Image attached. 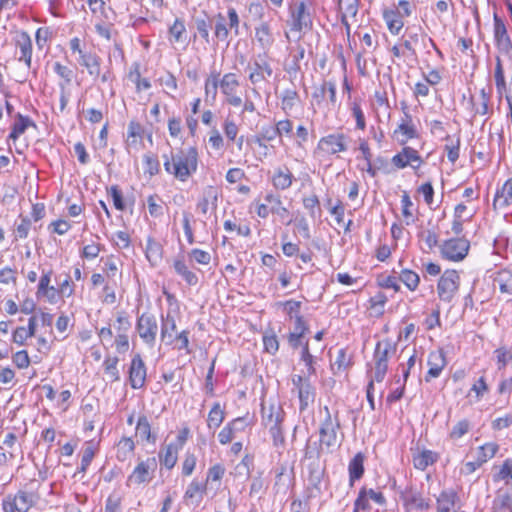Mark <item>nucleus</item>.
Here are the masks:
<instances>
[{
    "mask_svg": "<svg viewBox=\"0 0 512 512\" xmlns=\"http://www.w3.org/2000/svg\"><path fill=\"white\" fill-rule=\"evenodd\" d=\"M323 418L319 423V444L311 447L306 445L304 450V458L308 460H319L321 454L331 453L336 447L340 446L339 432L341 429L338 412L332 414L328 406H324L320 410Z\"/></svg>",
    "mask_w": 512,
    "mask_h": 512,
    "instance_id": "nucleus-1",
    "label": "nucleus"
},
{
    "mask_svg": "<svg viewBox=\"0 0 512 512\" xmlns=\"http://www.w3.org/2000/svg\"><path fill=\"white\" fill-rule=\"evenodd\" d=\"M164 169L181 182L188 180L196 173L198 168V151L196 147L180 149L177 153H171L170 157L163 155Z\"/></svg>",
    "mask_w": 512,
    "mask_h": 512,
    "instance_id": "nucleus-2",
    "label": "nucleus"
},
{
    "mask_svg": "<svg viewBox=\"0 0 512 512\" xmlns=\"http://www.w3.org/2000/svg\"><path fill=\"white\" fill-rule=\"evenodd\" d=\"M347 138L344 133H332L321 137L313 152L314 157L324 159L347 151Z\"/></svg>",
    "mask_w": 512,
    "mask_h": 512,
    "instance_id": "nucleus-3",
    "label": "nucleus"
},
{
    "mask_svg": "<svg viewBox=\"0 0 512 512\" xmlns=\"http://www.w3.org/2000/svg\"><path fill=\"white\" fill-rule=\"evenodd\" d=\"M396 352V344L391 339L378 341L374 351V379L380 383L384 380L388 370V359Z\"/></svg>",
    "mask_w": 512,
    "mask_h": 512,
    "instance_id": "nucleus-4",
    "label": "nucleus"
},
{
    "mask_svg": "<svg viewBox=\"0 0 512 512\" xmlns=\"http://www.w3.org/2000/svg\"><path fill=\"white\" fill-rule=\"evenodd\" d=\"M38 496L26 490L7 494L2 500L3 512H28L37 503Z\"/></svg>",
    "mask_w": 512,
    "mask_h": 512,
    "instance_id": "nucleus-5",
    "label": "nucleus"
},
{
    "mask_svg": "<svg viewBox=\"0 0 512 512\" xmlns=\"http://www.w3.org/2000/svg\"><path fill=\"white\" fill-rule=\"evenodd\" d=\"M249 82L256 86L267 81L273 75V68L268 55L258 54L246 67Z\"/></svg>",
    "mask_w": 512,
    "mask_h": 512,
    "instance_id": "nucleus-6",
    "label": "nucleus"
},
{
    "mask_svg": "<svg viewBox=\"0 0 512 512\" xmlns=\"http://www.w3.org/2000/svg\"><path fill=\"white\" fill-rule=\"evenodd\" d=\"M460 286V276L456 270H446L438 280L437 293L441 301L450 303Z\"/></svg>",
    "mask_w": 512,
    "mask_h": 512,
    "instance_id": "nucleus-7",
    "label": "nucleus"
},
{
    "mask_svg": "<svg viewBox=\"0 0 512 512\" xmlns=\"http://www.w3.org/2000/svg\"><path fill=\"white\" fill-rule=\"evenodd\" d=\"M136 331L144 343L153 346L158 333L156 317L150 313L141 314L136 322Z\"/></svg>",
    "mask_w": 512,
    "mask_h": 512,
    "instance_id": "nucleus-8",
    "label": "nucleus"
},
{
    "mask_svg": "<svg viewBox=\"0 0 512 512\" xmlns=\"http://www.w3.org/2000/svg\"><path fill=\"white\" fill-rule=\"evenodd\" d=\"M400 498L403 501L406 512L425 511L430 509V499L424 498L422 493L413 485H408L401 491Z\"/></svg>",
    "mask_w": 512,
    "mask_h": 512,
    "instance_id": "nucleus-9",
    "label": "nucleus"
},
{
    "mask_svg": "<svg viewBox=\"0 0 512 512\" xmlns=\"http://www.w3.org/2000/svg\"><path fill=\"white\" fill-rule=\"evenodd\" d=\"M469 248L470 243L466 239L452 238L441 245V255L444 259L457 262L467 256Z\"/></svg>",
    "mask_w": 512,
    "mask_h": 512,
    "instance_id": "nucleus-10",
    "label": "nucleus"
},
{
    "mask_svg": "<svg viewBox=\"0 0 512 512\" xmlns=\"http://www.w3.org/2000/svg\"><path fill=\"white\" fill-rule=\"evenodd\" d=\"M14 45L17 49L16 56L19 62H23L30 69L32 66L33 44L28 32L17 31L13 38Z\"/></svg>",
    "mask_w": 512,
    "mask_h": 512,
    "instance_id": "nucleus-11",
    "label": "nucleus"
},
{
    "mask_svg": "<svg viewBox=\"0 0 512 512\" xmlns=\"http://www.w3.org/2000/svg\"><path fill=\"white\" fill-rule=\"evenodd\" d=\"M156 467L157 462L155 458H148L144 461L139 462L132 471V473L128 476L127 485H140L143 483L150 482L153 478V474Z\"/></svg>",
    "mask_w": 512,
    "mask_h": 512,
    "instance_id": "nucleus-12",
    "label": "nucleus"
},
{
    "mask_svg": "<svg viewBox=\"0 0 512 512\" xmlns=\"http://www.w3.org/2000/svg\"><path fill=\"white\" fill-rule=\"evenodd\" d=\"M147 368L140 354H135L129 365L128 381L132 389L138 390L145 386Z\"/></svg>",
    "mask_w": 512,
    "mask_h": 512,
    "instance_id": "nucleus-13",
    "label": "nucleus"
},
{
    "mask_svg": "<svg viewBox=\"0 0 512 512\" xmlns=\"http://www.w3.org/2000/svg\"><path fill=\"white\" fill-rule=\"evenodd\" d=\"M251 425L248 416L237 417L229 421L218 433L220 444L226 445L236 438L237 434L242 433Z\"/></svg>",
    "mask_w": 512,
    "mask_h": 512,
    "instance_id": "nucleus-14",
    "label": "nucleus"
},
{
    "mask_svg": "<svg viewBox=\"0 0 512 512\" xmlns=\"http://www.w3.org/2000/svg\"><path fill=\"white\" fill-rule=\"evenodd\" d=\"M493 26L494 41L498 51L505 55L509 54L512 50V41L504 20L497 13L493 16Z\"/></svg>",
    "mask_w": 512,
    "mask_h": 512,
    "instance_id": "nucleus-15",
    "label": "nucleus"
},
{
    "mask_svg": "<svg viewBox=\"0 0 512 512\" xmlns=\"http://www.w3.org/2000/svg\"><path fill=\"white\" fill-rule=\"evenodd\" d=\"M391 162L398 169H404L407 166L417 169L422 165L423 160L416 149L404 146L400 152L392 157Z\"/></svg>",
    "mask_w": 512,
    "mask_h": 512,
    "instance_id": "nucleus-16",
    "label": "nucleus"
},
{
    "mask_svg": "<svg viewBox=\"0 0 512 512\" xmlns=\"http://www.w3.org/2000/svg\"><path fill=\"white\" fill-rule=\"evenodd\" d=\"M255 40L263 50V55H268L272 48L275 37L268 22H262L255 27Z\"/></svg>",
    "mask_w": 512,
    "mask_h": 512,
    "instance_id": "nucleus-17",
    "label": "nucleus"
},
{
    "mask_svg": "<svg viewBox=\"0 0 512 512\" xmlns=\"http://www.w3.org/2000/svg\"><path fill=\"white\" fill-rule=\"evenodd\" d=\"M427 365L429 367L425 375V381L429 382L433 378H437L446 366L445 354L442 350H436L429 353Z\"/></svg>",
    "mask_w": 512,
    "mask_h": 512,
    "instance_id": "nucleus-18",
    "label": "nucleus"
},
{
    "mask_svg": "<svg viewBox=\"0 0 512 512\" xmlns=\"http://www.w3.org/2000/svg\"><path fill=\"white\" fill-rule=\"evenodd\" d=\"M261 413L262 424L266 428L273 426V424H282L285 416V412L283 411L281 406L276 405L274 403H270L269 405L262 403Z\"/></svg>",
    "mask_w": 512,
    "mask_h": 512,
    "instance_id": "nucleus-19",
    "label": "nucleus"
},
{
    "mask_svg": "<svg viewBox=\"0 0 512 512\" xmlns=\"http://www.w3.org/2000/svg\"><path fill=\"white\" fill-rule=\"evenodd\" d=\"M512 204V178L507 179L501 187L496 189L492 206L493 209L502 210Z\"/></svg>",
    "mask_w": 512,
    "mask_h": 512,
    "instance_id": "nucleus-20",
    "label": "nucleus"
},
{
    "mask_svg": "<svg viewBox=\"0 0 512 512\" xmlns=\"http://www.w3.org/2000/svg\"><path fill=\"white\" fill-rule=\"evenodd\" d=\"M295 177L287 166L277 167L271 177V183L276 190L284 191L289 189Z\"/></svg>",
    "mask_w": 512,
    "mask_h": 512,
    "instance_id": "nucleus-21",
    "label": "nucleus"
},
{
    "mask_svg": "<svg viewBox=\"0 0 512 512\" xmlns=\"http://www.w3.org/2000/svg\"><path fill=\"white\" fill-rule=\"evenodd\" d=\"M291 17V29L293 31L299 32L311 25V17L310 14L306 11V5L304 2H300L291 11Z\"/></svg>",
    "mask_w": 512,
    "mask_h": 512,
    "instance_id": "nucleus-22",
    "label": "nucleus"
},
{
    "mask_svg": "<svg viewBox=\"0 0 512 512\" xmlns=\"http://www.w3.org/2000/svg\"><path fill=\"white\" fill-rule=\"evenodd\" d=\"M78 63L87 70L94 79L100 76L101 58L94 52L86 51L78 57Z\"/></svg>",
    "mask_w": 512,
    "mask_h": 512,
    "instance_id": "nucleus-23",
    "label": "nucleus"
},
{
    "mask_svg": "<svg viewBox=\"0 0 512 512\" xmlns=\"http://www.w3.org/2000/svg\"><path fill=\"white\" fill-rule=\"evenodd\" d=\"M173 268L175 273L180 276L187 285L195 286L198 284V276L188 267L183 256H178L173 260Z\"/></svg>",
    "mask_w": 512,
    "mask_h": 512,
    "instance_id": "nucleus-24",
    "label": "nucleus"
},
{
    "mask_svg": "<svg viewBox=\"0 0 512 512\" xmlns=\"http://www.w3.org/2000/svg\"><path fill=\"white\" fill-rule=\"evenodd\" d=\"M35 126L36 125L34 121L30 117L22 115L21 113H17L15 115V121L11 126V132L8 138L16 141L22 134L25 133L27 128Z\"/></svg>",
    "mask_w": 512,
    "mask_h": 512,
    "instance_id": "nucleus-25",
    "label": "nucleus"
},
{
    "mask_svg": "<svg viewBox=\"0 0 512 512\" xmlns=\"http://www.w3.org/2000/svg\"><path fill=\"white\" fill-rule=\"evenodd\" d=\"M439 459V454L428 449L413 455L414 468L420 471H424L428 466L433 465Z\"/></svg>",
    "mask_w": 512,
    "mask_h": 512,
    "instance_id": "nucleus-26",
    "label": "nucleus"
},
{
    "mask_svg": "<svg viewBox=\"0 0 512 512\" xmlns=\"http://www.w3.org/2000/svg\"><path fill=\"white\" fill-rule=\"evenodd\" d=\"M300 103V96L295 88H286L280 95L281 110L289 115L293 108Z\"/></svg>",
    "mask_w": 512,
    "mask_h": 512,
    "instance_id": "nucleus-27",
    "label": "nucleus"
},
{
    "mask_svg": "<svg viewBox=\"0 0 512 512\" xmlns=\"http://www.w3.org/2000/svg\"><path fill=\"white\" fill-rule=\"evenodd\" d=\"M264 200L270 206V213L278 215L282 220L287 218L289 211L285 206H283L280 195L274 192H268L264 196Z\"/></svg>",
    "mask_w": 512,
    "mask_h": 512,
    "instance_id": "nucleus-28",
    "label": "nucleus"
},
{
    "mask_svg": "<svg viewBox=\"0 0 512 512\" xmlns=\"http://www.w3.org/2000/svg\"><path fill=\"white\" fill-rule=\"evenodd\" d=\"M240 86V79L236 73H225L220 78V91L224 96H231V94L238 91Z\"/></svg>",
    "mask_w": 512,
    "mask_h": 512,
    "instance_id": "nucleus-29",
    "label": "nucleus"
},
{
    "mask_svg": "<svg viewBox=\"0 0 512 512\" xmlns=\"http://www.w3.org/2000/svg\"><path fill=\"white\" fill-rule=\"evenodd\" d=\"M401 133L402 138L399 139V142L404 145L409 139H413L417 137V130L415 126L412 124L411 116L408 113H405V118L399 124L398 128L394 132Z\"/></svg>",
    "mask_w": 512,
    "mask_h": 512,
    "instance_id": "nucleus-30",
    "label": "nucleus"
},
{
    "mask_svg": "<svg viewBox=\"0 0 512 512\" xmlns=\"http://www.w3.org/2000/svg\"><path fill=\"white\" fill-rule=\"evenodd\" d=\"M457 494L453 490H444L437 498V512H455Z\"/></svg>",
    "mask_w": 512,
    "mask_h": 512,
    "instance_id": "nucleus-31",
    "label": "nucleus"
},
{
    "mask_svg": "<svg viewBox=\"0 0 512 512\" xmlns=\"http://www.w3.org/2000/svg\"><path fill=\"white\" fill-rule=\"evenodd\" d=\"M162 252V245L154 238L148 237L145 248V256L151 265L155 266L161 261Z\"/></svg>",
    "mask_w": 512,
    "mask_h": 512,
    "instance_id": "nucleus-32",
    "label": "nucleus"
},
{
    "mask_svg": "<svg viewBox=\"0 0 512 512\" xmlns=\"http://www.w3.org/2000/svg\"><path fill=\"white\" fill-rule=\"evenodd\" d=\"M383 19L388 27V30L393 35H398L404 26L400 12L395 10H386L383 12Z\"/></svg>",
    "mask_w": 512,
    "mask_h": 512,
    "instance_id": "nucleus-33",
    "label": "nucleus"
},
{
    "mask_svg": "<svg viewBox=\"0 0 512 512\" xmlns=\"http://www.w3.org/2000/svg\"><path fill=\"white\" fill-rule=\"evenodd\" d=\"M299 398V409L301 412L305 411L315 401L316 391L311 382L304 384L297 390Z\"/></svg>",
    "mask_w": 512,
    "mask_h": 512,
    "instance_id": "nucleus-34",
    "label": "nucleus"
},
{
    "mask_svg": "<svg viewBox=\"0 0 512 512\" xmlns=\"http://www.w3.org/2000/svg\"><path fill=\"white\" fill-rule=\"evenodd\" d=\"M176 330V321L171 314L161 316V340L166 344H172L174 341L173 332Z\"/></svg>",
    "mask_w": 512,
    "mask_h": 512,
    "instance_id": "nucleus-35",
    "label": "nucleus"
},
{
    "mask_svg": "<svg viewBox=\"0 0 512 512\" xmlns=\"http://www.w3.org/2000/svg\"><path fill=\"white\" fill-rule=\"evenodd\" d=\"M135 450V443L130 437H122L116 445V458L120 462L128 460Z\"/></svg>",
    "mask_w": 512,
    "mask_h": 512,
    "instance_id": "nucleus-36",
    "label": "nucleus"
},
{
    "mask_svg": "<svg viewBox=\"0 0 512 512\" xmlns=\"http://www.w3.org/2000/svg\"><path fill=\"white\" fill-rule=\"evenodd\" d=\"M364 456L362 453H357L349 462L348 471H349V481L350 484L356 480H359L364 474Z\"/></svg>",
    "mask_w": 512,
    "mask_h": 512,
    "instance_id": "nucleus-37",
    "label": "nucleus"
},
{
    "mask_svg": "<svg viewBox=\"0 0 512 512\" xmlns=\"http://www.w3.org/2000/svg\"><path fill=\"white\" fill-rule=\"evenodd\" d=\"M159 459L162 465L167 469H172L178 459V447L175 444L166 445L159 453Z\"/></svg>",
    "mask_w": 512,
    "mask_h": 512,
    "instance_id": "nucleus-38",
    "label": "nucleus"
},
{
    "mask_svg": "<svg viewBox=\"0 0 512 512\" xmlns=\"http://www.w3.org/2000/svg\"><path fill=\"white\" fill-rule=\"evenodd\" d=\"M136 435L139 436L142 441L152 444L156 442V435L152 434L151 425L145 415L138 418L136 424Z\"/></svg>",
    "mask_w": 512,
    "mask_h": 512,
    "instance_id": "nucleus-39",
    "label": "nucleus"
},
{
    "mask_svg": "<svg viewBox=\"0 0 512 512\" xmlns=\"http://www.w3.org/2000/svg\"><path fill=\"white\" fill-rule=\"evenodd\" d=\"M225 419L224 408L221 407L219 402H215L208 413L207 426L210 430H216L223 423Z\"/></svg>",
    "mask_w": 512,
    "mask_h": 512,
    "instance_id": "nucleus-40",
    "label": "nucleus"
},
{
    "mask_svg": "<svg viewBox=\"0 0 512 512\" xmlns=\"http://www.w3.org/2000/svg\"><path fill=\"white\" fill-rule=\"evenodd\" d=\"M360 7V0H337L340 16L355 19Z\"/></svg>",
    "mask_w": 512,
    "mask_h": 512,
    "instance_id": "nucleus-41",
    "label": "nucleus"
},
{
    "mask_svg": "<svg viewBox=\"0 0 512 512\" xmlns=\"http://www.w3.org/2000/svg\"><path fill=\"white\" fill-rule=\"evenodd\" d=\"M97 451V445L93 441H88L82 450L81 464L78 473H86Z\"/></svg>",
    "mask_w": 512,
    "mask_h": 512,
    "instance_id": "nucleus-42",
    "label": "nucleus"
},
{
    "mask_svg": "<svg viewBox=\"0 0 512 512\" xmlns=\"http://www.w3.org/2000/svg\"><path fill=\"white\" fill-rule=\"evenodd\" d=\"M493 512H512V492L498 493L492 503Z\"/></svg>",
    "mask_w": 512,
    "mask_h": 512,
    "instance_id": "nucleus-43",
    "label": "nucleus"
},
{
    "mask_svg": "<svg viewBox=\"0 0 512 512\" xmlns=\"http://www.w3.org/2000/svg\"><path fill=\"white\" fill-rule=\"evenodd\" d=\"M217 202V192L216 189L213 186H208L203 194V197L198 201L197 203V209L202 214H207L209 210L210 203L216 207Z\"/></svg>",
    "mask_w": 512,
    "mask_h": 512,
    "instance_id": "nucleus-44",
    "label": "nucleus"
},
{
    "mask_svg": "<svg viewBox=\"0 0 512 512\" xmlns=\"http://www.w3.org/2000/svg\"><path fill=\"white\" fill-rule=\"evenodd\" d=\"M118 363L119 359L116 356H107L103 361V369L110 382H118L120 380V373L117 368Z\"/></svg>",
    "mask_w": 512,
    "mask_h": 512,
    "instance_id": "nucleus-45",
    "label": "nucleus"
},
{
    "mask_svg": "<svg viewBox=\"0 0 512 512\" xmlns=\"http://www.w3.org/2000/svg\"><path fill=\"white\" fill-rule=\"evenodd\" d=\"M218 87L220 88V73L216 70L211 71L205 80L204 90L206 97L216 99Z\"/></svg>",
    "mask_w": 512,
    "mask_h": 512,
    "instance_id": "nucleus-46",
    "label": "nucleus"
},
{
    "mask_svg": "<svg viewBox=\"0 0 512 512\" xmlns=\"http://www.w3.org/2000/svg\"><path fill=\"white\" fill-rule=\"evenodd\" d=\"M499 451V445L496 442H487L477 449V459L484 464L492 459Z\"/></svg>",
    "mask_w": 512,
    "mask_h": 512,
    "instance_id": "nucleus-47",
    "label": "nucleus"
},
{
    "mask_svg": "<svg viewBox=\"0 0 512 512\" xmlns=\"http://www.w3.org/2000/svg\"><path fill=\"white\" fill-rule=\"evenodd\" d=\"M53 71L61 78V81L58 83V87H68L71 84L74 76V72L71 68L60 62H55L53 65Z\"/></svg>",
    "mask_w": 512,
    "mask_h": 512,
    "instance_id": "nucleus-48",
    "label": "nucleus"
},
{
    "mask_svg": "<svg viewBox=\"0 0 512 512\" xmlns=\"http://www.w3.org/2000/svg\"><path fill=\"white\" fill-rule=\"evenodd\" d=\"M170 42L180 43L185 40L186 26L182 19L176 18L174 23L169 27Z\"/></svg>",
    "mask_w": 512,
    "mask_h": 512,
    "instance_id": "nucleus-49",
    "label": "nucleus"
},
{
    "mask_svg": "<svg viewBox=\"0 0 512 512\" xmlns=\"http://www.w3.org/2000/svg\"><path fill=\"white\" fill-rule=\"evenodd\" d=\"M143 134H144L143 126L139 122H137L135 120H131L127 127V139H126L127 146H136L137 138L142 139Z\"/></svg>",
    "mask_w": 512,
    "mask_h": 512,
    "instance_id": "nucleus-50",
    "label": "nucleus"
},
{
    "mask_svg": "<svg viewBox=\"0 0 512 512\" xmlns=\"http://www.w3.org/2000/svg\"><path fill=\"white\" fill-rule=\"evenodd\" d=\"M399 281H401L410 291H415L420 283L419 275L410 270L403 269L399 274Z\"/></svg>",
    "mask_w": 512,
    "mask_h": 512,
    "instance_id": "nucleus-51",
    "label": "nucleus"
},
{
    "mask_svg": "<svg viewBox=\"0 0 512 512\" xmlns=\"http://www.w3.org/2000/svg\"><path fill=\"white\" fill-rule=\"evenodd\" d=\"M475 113L480 115H486L489 112L490 93L486 92L485 89H481L479 97L474 100L471 99Z\"/></svg>",
    "mask_w": 512,
    "mask_h": 512,
    "instance_id": "nucleus-52",
    "label": "nucleus"
},
{
    "mask_svg": "<svg viewBox=\"0 0 512 512\" xmlns=\"http://www.w3.org/2000/svg\"><path fill=\"white\" fill-rule=\"evenodd\" d=\"M278 137L276 126H263L259 135L255 136L254 142L261 148H267L265 141H273Z\"/></svg>",
    "mask_w": 512,
    "mask_h": 512,
    "instance_id": "nucleus-53",
    "label": "nucleus"
},
{
    "mask_svg": "<svg viewBox=\"0 0 512 512\" xmlns=\"http://www.w3.org/2000/svg\"><path fill=\"white\" fill-rule=\"evenodd\" d=\"M495 481H504L506 485L512 484V458L504 460L499 471L494 475Z\"/></svg>",
    "mask_w": 512,
    "mask_h": 512,
    "instance_id": "nucleus-54",
    "label": "nucleus"
},
{
    "mask_svg": "<svg viewBox=\"0 0 512 512\" xmlns=\"http://www.w3.org/2000/svg\"><path fill=\"white\" fill-rule=\"evenodd\" d=\"M20 222L15 223L14 240L26 239L31 229V220L28 217L20 216Z\"/></svg>",
    "mask_w": 512,
    "mask_h": 512,
    "instance_id": "nucleus-55",
    "label": "nucleus"
},
{
    "mask_svg": "<svg viewBox=\"0 0 512 512\" xmlns=\"http://www.w3.org/2000/svg\"><path fill=\"white\" fill-rule=\"evenodd\" d=\"M495 281L498 283L499 289L502 293L512 295V273L510 271H500L497 274Z\"/></svg>",
    "mask_w": 512,
    "mask_h": 512,
    "instance_id": "nucleus-56",
    "label": "nucleus"
},
{
    "mask_svg": "<svg viewBox=\"0 0 512 512\" xmlns=\"http://www.w3.org/2000/svg\"><path fill=\"white\" fill-rule=\"evenodd\" d=\"M162 200L157 194L147 197V206L149 214L154 218H159L163 215L164 209Z\"/></svg>",
    "mask_w": 512,
    "mask_h": 512,
    "instance_id": "nucleus-57",
    "label": "nucleus"
},
{
    "mask_svg": "<svg viewBox=\"0 0 512 512\" xmlns=\"http://www.w3.org/2000/svg\"><path fill=\"white\" fill-rule=\"evenodd\" d=\"M129 79L132 82H134L137 92H141L142 90H148L151 87L149 79L141 77L139 67L137 64L135 65L134 70H131L129 72Z\"/></svg>",
    "mask_w": 512,
    "mask_h": 512,
    "instance_id": "nucleus-58",
    "label": "nucleus"
},
{
    "mask_svg": "<svg viewBox=\"0 0 512 512\" xmlns=\"http://www.w3.org/2000/svg\"><path fill=\"white\" fill-rule=\"evenodd\" d=\"M269 434L273 441V446L275 448H284L285 446V436L282 424H273V426L267 427Z\"/></svg>",
    "mask_w": 512,
    "mask_h": 512,
    "instance_id": "nucleus-59",
    "label": "nucleus"
},
{
    "mask_svg": "<svg viewBox=\"0 0 512 512\" xmlns=\"http://www.w3.org/2000/svg\"><path fill=\"white\" fill-rule=\"evenodd\" d=\"M207 488L206 482L199 481L197 479H194L191 481V483L188 485L184 497L187 499H193L197 495L202 496Z\"/></svg>",
    "mask_w": 512,
    "mask_h": 512,
    "instance_id": "nucleus-60",
    "label": "nucleus"
},
{
    "mask_svg": "<svg viewBox=\"0 0 512 512\" xmlns=\"http://www.w3.org/2000/svg\"><path fill=\"white\" fill-rule=\"evenodd\" d=\"M471 429V424L467 419L458 421L451 429L449 438L452 440H458L467 434Z\"/></svg>",
    "mask_w": 512,
    "mask_h": 512,
    "instance_id": "nucleus-61",
    "label": "nucleus"
},
{
    "mask_svg": "<svg viewBox=\"0 0 512 512\" xmlns=\"http://www.w3.org/2000/svg\"><path fill=\"white\" fill-rule=\"evenodd\" d=\"M301 360L304 362L306 368H307V376L310 377L316 373V369L314 367V356L309 351V345L308 341H306L302 346V352H301Z\"/></svg>",
    "mask_w": 512,
    "mask_h": 512,
    "instance_id": "nucleus-62",
    "label": "nucleus"
},
{
    "mask_svg": "<svg viewBox=\"0 0 512 512\" xmlns=\"http://www.w3.org/2000/svg\"><path fill=\"white\" fill-rule=\"evenodd\" d=\"M53 32L49 27H40L36 30L35 41L37 48L42 50L52 39Z\"/></svg>",
    "mask_w": 512,
    "mask_h": 512,
    "instance_id": "nucleus-63",
    "label": "nucleus"
},
{
    "mask_svg": "<svg viewBox=\"0 0 512 512\" xmlns=\"http://www.w3.org/2000/svg\"><path fill=\"white\" fill-rule=\"evenodd\" d=\"M277 134L280 139V142L282 143L283 137H292L293 135V122L286 118L279 120L275 123Z\"/></svg>",
    "mask_w": 512,
    "mask_h": 512,
    "instance_id": "nucleus-64",
    "label": "nucleus"
}]
</instances>
